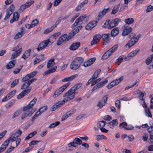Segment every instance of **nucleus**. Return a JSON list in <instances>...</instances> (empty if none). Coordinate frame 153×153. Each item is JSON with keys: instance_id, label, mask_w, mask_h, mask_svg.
Listing matches in <instances>:
<instances>
[{"instance_id": "1", "label": "nucleus", "mask_w": 153, "mask_h": 153, "mask_svg": "<svg viewBox=\"0 0 153 153\" xmlns=\"http://www.w3.org/2000/svg\"><path fill=\"white\" fill-rule=\"evenodd\" d=\"M75 91L73 89L71 88L66 92L65 93L63 97H65L63 100L59 101L55 103L52 108V111H55L56 108L61 106L65 102L73 99L75 96Z\"/></svg>"}, {"instance_id": "2", "label": "nucleus", "mask_w": 153, "mask_h": 153, "mask_svg": "<svg viewBox=\"0 0 153 153\" xmlns=\"http://www.w3.org/2000/svg\"><path fill=\"white\" fill-rule=\"evenodd\" d=\"M132 34L133 33H131V34L130 35V37H132L133 38H131L126 45L125 46L126 48H129L130 47L134 45L138 42L139 39L141 36V35L140 34L137 36H136L133 37L134 36V35Z\"/></svg>"}, {"instance_id": "3", "label": "nucleus", "mask_w": 153, "mask_h": 153, "mask_svg": "<svg viewBox=\"0 0 153 153\" xmlns=\"http://www.w3.org/2000/svg\"><path fill=\"white\" fill-rule=\"evenodd\" d=\"M70 84V82H68L66 84L61 87L59 89L56 91L54 93L53 97L55 98L57 97L60 94L63 92L68 86Z\"/></svg>"}, {"instance_id": "4", "label": "nucleus", "mask_w": 153, "mask_h": 153, "mask_svg": "<svg viewBox=\"0 0 153 153\" xmlns=\"http://www.w3.org/2000/svg\"><path fill=\"white\" fill-rule=\"evenodd\" d=\"M22 132L20 129H19L14 133H13L11 136L10 137L7 139L11 140L12 142H13L16 140L17 139L21 136Z\"/></svg>"}, {"instance_id": "5", "label": "nucleus", "mask_w": 153, "mask_h": 153, "mask_svg": "<svg viewBox=\"0 0 153 153\" xmlns=\"http://www.w3.org/2000/svg\"><path fill=\"white\" fill-rule=\"evenodd\" d=\"M27 107H24L23 109L24 113L22 115V119L23 120L27 117H30L34 112V111H31L27 108Z\"/></svg>"}, {"instance_id": "6", "label": "nucleus", "mask_w": 153, "mask_h": 153, "mask_svg": "<svg viewBox=\"0 0 153 153\" xmlns=\"http://www.w3.org/2000/svg\"><path fill=\"white\" fill-rule=\"evenodd\" d=\"M123 79V76H121L120 78L112 81L106 87L108 89H110L113 86L118 84Z\"/></svg>"}, {"instance_id": "7", "label": "nucleus", "mask_w": 153, "mask_h": 153, "mask_svg": "<svg viewBox=\"0 0 153 153\" xmlns=\"http://www.w3.org/2000/svg\"><path fill=\"white\" fill-rule=\"evenodd\" d=\"M108 97V96L106 95L104 96L98 102L97 106L100 108H102L106 103L107 101Z\"/></svg>"}, {"instance_id": "8", "label": "nucleus", "mask_w": 153, "mask_h": 153, "mask_svg": "<svg viewBox=\"0 0 153 153\" xmlns=\"http://www.w3.org/2000/svg\"><path fill=\"white\" fill-rule=\"evenodd\" d=\"M15 8L13 4H12L7 10L6 15L4 19L6 20L8 19L12 14Z\"/></svg>"}, {"instance_id": "9", "label": "nucleus", "mask_w": 153, "mask_h": 153, "mask_svg": "<svg viewBox=\"0 0 153 153\" xmlns=\"http://www.w3.org/2000/svg\"><path fill=\"white\" fill-rule=\"evenodd\" d=\"M50 40L49 39L42 41L39 44L36 49L38 51L42 50L47 46Z\"/></svg>"}, {"instance_id": "10", "label": "nucleus", "mask_w": 153, "mask_h": 153, "mask_svg": "<svg viewBox=\"0 0 153 153\" xmlns=\"http://www.w3.org/2000/svg\"><path fill=\"white\" fill-rule=\"evenodd\" d=\"M50 40L49 39L42 41L39 44L36 49L38 51L42 50L47 46Z\"/></svg>"}, {"instance_id": "11", "label": "nucleus", "mask_w": 153, "mask_h": 153, "mask_svg": "<svg viewBox=\"0 0 153 153\" xmlns=\"http://www.w3.org/2000/svg\"><path fill=\"white\" fill-rule=\"evenodd\" d=\"M114 23L112 21L107 20L102 27L104 28H108V29H111L115 27Z\"/></svg>"}, {"instance_id": "12", "label": "nucleus", "mask_w": 153, "mask_h": 153, "mask_svg": "<svg viewBox=\"0 0 153 153\" xmlns=\"http://www.w3.org/2000/svg\"><path fill=\"white\" fill-rule=\"evenodd\" d=\"M36 80V78H33L25 82L22 86L21 89H25L27 88L32 83L35 82Z\"/></svg>"}, {"instance_id": "13", "label": "nucleus", "mask_w": 153, "mask_h": 153, "mask_svg": "<svg viewBox=\"0 0 153 153\" xmlns=\"http://www.w3.org/2000/svg\"><path fill=\"white\" fill-rule=\"evenodd\" d=\"M16 92V90H15L8 93L2 100V101L5 102L11 99L15 95Z\"/></svg>"}, {"instance_id": "14", "label": "nucleus", "mask_w": 153, "mask_h": 153, "mask_svg": "<svg viewBox=\"0 0 153 153\" xmlns=\"http://www.w3.org/2000/svg\"><path fill=\"white\" fill-rule=\"evenodd\" d=\"M68 35L67 34H64L61 37L58 39L57 43V45H59L65 41L67 40V41Z\"/></svg>"}, {"instance_id": "15", "label": "nucleus", "mask_w": 153, "mask_h": 153, "mask_svg": "<svg viewBox=\"0 0 153 153\" xmlns=\"http://www.w3.org/2000/svg\"><path fill=\"white\" fill-rule=\"evenodd\" d=\"M80 65L75 60H73L71 63L70 65V68L73 70H76L79 68Z\"/></svg>"}, {"instance_id": "16", "label": "nucleus", "mask_w": 153, "mask_h": 153, "mask_svg": "<svg viewBox=\"0 0 153 153\" xmlns=\"http://www.w3.org/2000/svg\"><path fill=\"white\" fill-rule=\"evenodd\" d=\"M31 88L30 87V88L25 90L21 92L17 96V99H20L24 97L25 95L28 94L31 91Z\"/></svg>"}, {"instance_id": "17", "label": "nucleus", "mask_w": 153, "mask_h": 153, "mask_svg": "<svg viewBox=\"0 0 153 153\" xmlns=\"http://www.w3.org/2000/svg\"><path fill=\"white\" fill-rule=\"evenodd\" d=\"M79 31V30L78 28H76L73 30L69 33L68 36L67 41L70 40L76 33H78Z\"/></svg>"}, {"instance_id": "18", "label": "nucleus", "mask_w": 153, "mask_h": 153, "mask_svg": "<svg viewBox=\"0 0 153 153\" xmlns=\"http://www.w3.org/2000/svg\"><path fill=\"white\" fill-rule=\"evenodd\" d=\"M23 45L21 44H19L17 46L13 48L12 51L17 52L18 54H20L22 51Z\"/></svg>"}, {"instance_id": "19", "label": "nucleus", "mask_w": 153, "mask_h": 153, "mask_svg": "<svg viewBox=\"0 0 153 153\" xmlns=\"http://www.w3.org/2000/svg\"><path fill=\"white\" fill-rule=\"evenodd\" d=\"M97 22L96 21H91L86 26V29L88 30L92 29L97 25Z\"/></svg>"}, {"instance_id": "20", "label": "nucleus", "mask_w": 153, "mask_h": 153, "mask_svg": "<svg viewBox=\"0 0 153 153\" xmlns=\"http://www.w3.org/2000/svg\"><path fill=\"white\" fill-rule=\"evenodd\" d=\"M37 101V98L34 97V99L32 100L29 104L25 107H27V108L31 111H33L32 107L33 105L36 103Z\"/></svg>"}, {"instance_id": "21", "label": "nucleus", "mask_w": 153, "mask_h": 153, "mask_svg": "<svg viewBox=\"0 0 153 153\" xmlns=\"http://www.w3.org/2000/svg\"><path fill=\"white\" fill-rule=\"evenodd\" d=\"M95 60V58H91L87 61L85 62L83 65L85 67L90 66L94 63Z\"/></svg>"}, {"instance_id": "22", "label": "nucleus", "mask_w": 153, "mask_h": 153, "mask_svg": "<svg viewBox=\"0 0 153 153\" xmlns=\"http://www.w3.org/2000/svg\"><path fill=\"white\" fill-rule=\"evenodd\" d=\"M109 9H104L102 11L100 12L98 14L97 19L100 20L101 19L102 17L105 15L108 11L109 10Z\"/></svg>"}, {"instance_id": "23", "label": "nucleus", "mask_w": 153, "mask_h": 153, "mask_svg": "<svg viewBox=\"0 0 153 153\" xmlns=\"http://www.w3.org/2000/svg\"><path fill=\"white\" fill-rule=\"evenodd\" d=\"M44 59V55H40L37 56L36 59H35L33 62V64L35 65L41 61H42Z\"/></svg>"}, {"instance_id": "24", "label": "nucleus", "mask_w": 153, "mask_h": 153, "mask_svg": "<svg viewBox=\"0 0 153 153\" xmlns=\"http://www.w3.org/2000/svg\"><path fill=\"white\" fill-rule=\"evenodd\" d=\"M118 123V122L117 120H113L111 121L108 123V126L111 128L113 129L117 125Z\"/></svg>"}, {"instance_id": "25", "label": "nucleus", "mask_w": 153, "mask_h": 153, "mask_svg": "<svg viewBox=\"0 0 153 153\" xmlns=\"http://www.w3.org/2000/svg\"><path fill=\"white\" fill-rule=\"evenodd\" d=\"M19 15L17 12H14L13 13V17L12 19L10 20V23H12L14 21H17L19 18Z\"/></svg>"}, {"instance_id": "26", "label": "nucleus", "mask_w": 153, "mask_h": 153, "mask_svg": "<svg viewBox=\"0 0 153 153\" xmlns=\"http://www.w3.org/2000/svg\"><path fill=\"white\" fill-rule=\"evenodd\" d=\"M80 43L79 42L74 43L72 44L69 48L71 50H74L77 49L80 46Z\"/></svg>"}, {"instance_id": "27", "label": "nucleus", "mask_w": 153, "mask_h": 153, "mask_svg": "<svg viewBox=\"0 0 153 153\" xmlns=\"http://www.w3.org/2000/svg\"><path fill=\"white\" fill-rule=\"evenodd\" d=\"M88 0H85L83 2L80 4L76 7L75 9V10L76 11H79L84 5L88 3Z\"/></svg>"}, {"instance_id": "28", "label": "nucleus", "mask_w": 153, "mask_h": 153, "mask_svg": "<svg viewBox=\"0 0 153 153\" xmlns=\"http://www.w3.org/2000/svg\"><path fill=\"white\" fill-rule=\"evenodd\" d=\"M77 76V74H75L74 75H72L70 76L66 77L62 80V81L63 82H68L71 81L73 79H74Z\"/></svg>"}, {"instance_id": "29", "label": "nucleus", "mask_w": 153, "mask_h": 153, "mask_svg": "<svg viewBox=\"0 0 153 153\" xmlns=\"http://www.w3.org/2000/svg\"><path fill=\"white\" fill-rule=\"evenodd\" d=\"M31 51V49H30L26 51L22 55V58L24 59H25L27 58H28L30 55Z\"/></svg>"}, {"instance_id": "30", "label": "nucleus", "mask_w": 153, "mask_h": 153, "mask_svg": "<svg viewBox=\"0 0 153 153\" xmlns=\"http://www.w3.org/2000/svg\"><path fill=\"white\" fill-rule=\"evenodd\" d=\"M16 61L15 60H13L9 62L6 66V68L7 69H10L13 67L15 65Z\"/></svg>"}, {"instance_id": "31", "label": "nucleus", "mask_w": 153, "mask_h": 153, "mask_svg": "<svg viewBox=\"0 0 153 153\" xmlns=\"http://www.w3.org/2000/svg\"><path fill=\"white\" fill-rule=\"evenodd\" d=\"M110 34H104L101 36L102 38L103 39V41L108 42L109 40Z\"/></svg>"}, {"instance_id": "32", "label": "nucleus", "mask_w": 153, "mask_h": 153, "mask_svg": "<svg viewBox=\"0 0 153 153\" xmlns=\"http://www.w3.org/2000/svg\"><path fill=\"white\" fill-rule=\"evenodd\" d=\"M119 32L118 28L116 27L113 29L111 31V35L112 37H114Z\"/></svg>"}, {"instance_id": "33", "label": "nucleus", "mask_w": 153, "mask_h": 153, "mask_svg": "<svg viewBox=\"0 0 153 153\" xmlns=\"http://www.w3.org/2000/svg\"><path fill=\"white\" fill-rule=\"evenodd\" d=\"M55 64L54 59H52L48 61L47 64V68H49L53 66Z\"/></svg>"}, {"instance_id": "34", "label": "nucleus", "mask_w": 153, "mask_h": 153, "mask_svg": "<svg viewBox=\"0 0 153 153\" xmlns=\"http://www.w3.org/2000/svg\"><path fill=\"white\" fill-rule=\"evenodd\" d=\"M132 30V28L131 27H129L127 28L124 29L122 32V35L123 36H126L131 32Z\"/></svg>"}, {"instance_id": "35", "label": "nucleus", "mask_w": 153, "mask_h": 153, "mask_svg": "<svg viewBox=\"0 0 153 153\" xmlns=\"http://www.w3.org/2000/svg\"><path fill=\"white\" fill-rule=\"evenodd\" d=\"M108 82V80L107 79H105L104 81H103L98 83L97 85L98 88H100L101 87L103 86Z\"/></svg>"}, {"instance_id": "36", "label": "nucleus", "mask_w": 153, "mask_h": 153, "mask_svg": "<svg viewBox=\"0 0 153 153\" xmlns=\"http://www.w3.org/2000/svg\"><path fill=\"white\" fill-rule=\"evenodd\" d=\"M120 6V4L115 6L112 10L111 13V14H116L118 11Z\"/></svg>"}, {"instance_id": "37", "label": "nucleus", "mask_w": 153, "mask_h": 153, "mask_svg": "<svg viewBox=\"0 0 153 153\" xmlns=\"http://www.w3.org/2000/svg\"><path fill=\"white\" fill-rule=\"evenodd\" d=\"M153 60V54L148 57L145 60V62L147 65L150 64Z\"/></svg>"}, {"instance_id": "38", "label": "nucleus", "mask_w": 153, "mask_h": 153, "mask_svg": "<svg viewBox=\"0 0 153 153\" xmlns=\"http://www.w3.org/2000/svg\"><path fill=\"white\" fill-rule=\"evenodd\" d=\"M36 134L37 131H36L30 133L29 134H28L27 136L26 137L25 140H29L30 138L34 136Z\"/></svg>"}, {"instance_id": "39", "label": "nucleus", "mask_w": 153, "mask_h": 153, "mask_svg": "<svg viewBox=\"0 0 153 153\" xmlns=\"http://www.w3.org/2000/svg\"><path fill=\"white\" fill-rule=\"evenodd\" d=\"M109 51L108 50L102 56V59L103 60H105L108 58L109 56H110L111 54V53L109 52Z\"/></svg>"}, {"instance_id": "40", "label": "nucleus", "mask_w": 153, "mask_h": 153, "mask_svg": "<svg viewBox=\"0 0 153 153\" xmlns=\"http://www.w3.org/2000/svg\"><path fill=\"white\" fill-rule=\"evenodd\" d=\"M73 140L76 147L78 145H80L82 144V140L78 138H75Z\"/></svg>"}, {"instance_id": "41", "label": "nucleus", "mask_w": 153, "mask_h": 153, "mask_svg": "<svg viewBox=\"0 0 153 153\" xmlns=\"http://www.w3.org/2000/svg\"><path fill=\"white\" fill-rule=\"evenodd\" d=\"M82 85V84L81 83H79L76 84L71 88L74 90V91H75L76 90L80 88Z\"/></svg>"}, {"instance_id": "42", "label": "nucleus", "mask_w": 153, "mask_h": 153, "mask_svg": "<svg viewBox=\"0 0 153 153\" xmlns=\"http://www.w3.org/2000/svg\"><path fill=\"white\" fill-rule=\"evenodd\" d=\"M9 140L7 139L1 145L0 148H4V150L6 149L7 146H8L9 143Z\"/></svg>"}, {"instance_id": "43", "label": "nucleus", "mask_w": 153, "mask_h": 153, "mask_svg": "<svg viewBox=\"0 0 153 153\" xmlns=\"http://www.w3.org/2000/svg\"><path fill=\"white\" fill-rule=\"evenodd\" d=\"M125 23L128 25H130L132 24L134 22L133 18H128L125 20L124 21Z\"/></svg>"}, {"instance_id": "44", "label": "nucleus", "mask_w": 153, "mask_h": 153, "mask_svg": "<svg viewBox=\"0 0 153 153\" xmlns=\"http://www.w3.org/2000/svg\"><path fill=\"white\" fill-rule=\"evenodd\" d=\"M118 47V45H116L114 46L110 49L108 50L109 52H110L112 54V53L114 52L117 49Z\"/></svg>"}, {"instance_id": "45", "label": "nucleus", "mask_w": 153, "mask_h": 153, "mask_svg": "<svg viewBox=\"0 0 153 153\" xmlns=\"http://www.w3.org/2000/svg\"><path fill=\"white\" fill-rule=\"evenodd\" d=\"M29 7L25 3L24 4L22 5L20 7L19 11L20 12H22L25 9L28 8Z\"/></svg>"}, {"instance_id": "46", "label": "nucleus", "mask_w": 153, "mask_h": 153, "mask_svg": "<svg viewBox=\"0 0 153 153\" xmlns=\"http://www.w3.org/2000/svg\"><path fill=\"white\" fill-rule=\"evenodd\" d=\"M15 102V100H12L9 102L7 103L5 107L7 108H9L11 106H12Z\"/></svg>"}, {"instance_id": "47", "label": "nucleus", "mask_w": 153, "mask_h": 153, "mask_svg": "<svg viewBox=\"0 0 153 153\" xmlns=\"http://www.w3.org/2000/svg\"><path fill=\"white\" fill-rule=\"evenodd\" d=\"M78 63L79 64L81 65V64L84 61V59L82 57H77L74 60Z\"/></svg>"}, {"instance_id": "48", "label": "nucleus", "mask_w": 153, "mask_h": 153, "mask_svg": "<svg viewBox=\"0 0 153 153\" xmlns=\"http://www.w3.org/2000/svg\"><path fill=\"white\" fill-rule=\"evenodd\" d=\"M106 123V122L104 121H101L98 122L97 123L98 127L99 128L103 127Z\"/></svg>"}, {"instance_id": "49", "label": "nucleus", "mask_w": 153, "mask_h": 153, "mask_svg": "<svg viewBox=\"0 0 153 153\" xmlns=\"http://www.w3.org/2000/svg\"><path fill=\"white\" fill-rule=\"evenodd\" d=\"M101 139L106 140L107 137L103 135H98L97 136V141L100 140Z\"/></svg>"}, {"instance_id": "50", "label": "nucleus", "mask_w": 153, "mask_h": 153, "mask_svg": "<svg viewBox=\"0 0 153 153\" xmlns=\"http://www.w3.org/2000/svg\"><path fill=\"white\" fill-rule=\"evenodd\" d=\"M145 112L146 116L150 117H152L151 113L149 108H146L145 109Z\"/></svg>"}, {"instance_id": "51", "label": "nucleus", "mask_w": 153, "mask_h": 153, "mask_svg": "<svg viewBox=\"0 0 153 153\" xmlns=\"http://www.w3.org/2000/svg\"><path fill=\"white\" fill-rule=\"evenodd\" d=\"M126 58V56H120L117 60V62L119 63V64L118 65H119L122 62L123 59Z\"/></svg>"}, {"instance_id": "52", "label": "nucleus", "mask_w": 153, "mask_h": 153, "mask_svg": "<svg viewBox=\"0 0 153 153\" xmlns=\"http://www.w3.org/2000/svg\"><path fill=\"white\" fill-rule=\"evenodd\" d=\"M30 78H31L30 77V76L28 74L27 75H26L22 79V82H25L27 81L28 80H29V79Z\"/></svg>"}, {"instance_id": "53", "label": "nucleus", "mask_w": 153, "mask_h": 153, "mask_svg": "<svg viewBox=\"0 0 153 153\" xmlns=\"http://www.w3.org/2000/svg\"><path fill=\"white\" fill-rule=\"evenodd\" d=\"M60 123V122L56 121L55 123L51 124L49 127V128H52L58 125Z\"/></svg>"}, {"instance_id": "54", "label": "nucleus", "mask_w": 153, "mask_h": 153, "mask_svg": "<svg viewBox=\"0 0 153 153\" xmlns=\"http://www.w3.org/2000/svg\"><path fill=\"white\" fill-rule=\"evenodd\" d=\"M19 79H16L13 81L11 85V87L13 88L18 83Z\"/></svg>"}, {"instance_id": "55", "label": "nucleus", "mask_w": 153, "mask_h": 153, "mask_svg": "<svg viewBox=\"0 0 153 153\" xmlns=\"http://www.w3.org/2000/svg\"><path fill=\"white\" fill-rule=\"evenodd\" d=\"M54 28L53 27L51 26L50 28L46 29L44 32V33L45 34H48L51 32Z\"/></svg>"}, {"instance_id": "56", "label": "nucleus", "mask_w": 153, "mask_h": 153, "mask_svg": "<svg viewBox=\"0 0 153 153\" xmlns=\"http://www.w3.org/2000/svg\"><path fill=\"white\" fill-rule=\"evenodd\" d=\"M101 37V36L100 34L95 35L93 37V39L97 41L98 42L99 41Z\"/></svg>"}, {"instance_id": "57", "label": "nucleus", "mask_w": 153, "mask_h": 153, "mask_svg": "<svg viewBox=\"0 0 153 153\" xmlns=\"http://www.w3.org/2000/svg\"><path fill=\"white\" fill-rule=\"evenodd\" d=\"M19 55L20 54H18L17 53V52H15L12 54L11 57L10 58V59H13L19 56Z\"/></svg>"}, {"instance_id": "58", "label": "nucleus", "mask_w": 153, "mask_h": 153, "mask_svg": "<svg viewBox=\"0 0 153 153\" xmlns=\"http://www.w3.org/2000/svg\"><path fill=\"white\" fill-rule=\"evenodd\" d=\"M23 34H22L20 32H19L14 37V39H18L19 38H20L22 36Z\"/></svg>"}, {"instance_id": "59", "label": "nucleus", "mask_w": 153, "mask_h": 153, "mask_svg": "<svg viewBox=\"0 0 153 153\" xmlns=\"http://www.w3.org/2000/svg\"><path fill=\"white\" fill-rule=\"evenodd\" d=\"M22 67V66H20L19 68L16 69L13 71V73L15 74H18L21 70Z\"/></svg>"}, {"instance_id": "60", "label": "nucleus", "mask_w": 153, "mask_h": 153, "mask_svg": "<svg viewBox=\"0 0 153 153\" xmlns=\"http://www.w3.org/2000/svg\"><path fill=\"white\" fill-rule=\"evenodd\" d=\"M76 111V110L74 109H72L71 110L67 112V114L68 115V116H70L71 115L73 114L75 111Z\"/></svg>"}, {"instance_id": "61", "label": "nucleus", "mask_w": 153, "mask_h": 153, "mask_svg": "<svg viewBox=\"0 0 153 153\" xmlns=\"http://www.w3.org/2000/svg\"><path fill=\"white\" fill-rule=\"evenodd\" d=\"M47 108H48L47 106H44L40 108L39 110V111H40L42 113L43 112L46 111Z\"/></svg>"}, {"instance_id": "62", "label": "nucleus", "mask_w": 153, "mask_h": 153, "mask_svg": "<svg viewBox=\"0 0 153 153\" xmlns=\"http://www.w3.org/2000/svg\"><path fill=\"white\" fill-rule=\"evenodd\" d=\"M39 19H35L33 20L32 22V25L33 26V27L39 23Z\"/></svg>"}, {"instance_id": "63", "label": "nucleus", "mask_w": 153, "mask_h": 153, "mask_svg": "<svg viewBox=\"0 0 153 153\" xmlns=\"http://www.w3.org/2000/svg\"><path fill=\"white\" fill-rule=\"evenodd\" d=\"M34 3V1L33 0H28L25 3L30 7L32 4H33Z\"/></svg>"}, {"instance_id": "64", "label": "nucleus", "mask_w": 153, "mask_h": 153, "mask_svg": "<svg viewBox=\"0 0 153 153\" xmlns=\"http://www.w3.org/2000/svg\"><path fill=\"white\" fill-rule=\"evenodd\" d=\"M120 100H117L115 103L116 106L118 109H120Z\"/></svg>"}]
</instances>
